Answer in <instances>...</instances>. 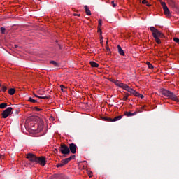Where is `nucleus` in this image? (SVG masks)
Masks as SVG:
<instances>
[{
	"label": "nucleus",
	"mask_w": 179,
	"mask_h": 179,
	"mask_svg": "<svg viewBox=\"0 0 179 179\" xmlns=\"http://www.w3.org/2000/svg\"><path fill=\"white\" fill-rule=\"evenodd\" d=\"M1 157H2V155L0 154V159H1Z\"/></svg>",
	"instance_id": "58836bf2"
},
{
	"label": "nucleus",
	"mask_w": 179,
	"mask_h": 179,
	"mask_svg": "<svg viewBox=\"0 0 179 179\" xmlns=\"http://www.w3.org/2000/svg\"><path fill=\"white\" fill-rule=\"evenodd\" d=\"M142 3H143V5H145V4L148 3V1H146V0H143V1H142Z\"/></svg>",
	"instance_id": "7c9ffc66"
},
{
	"label": "nucleus",
	"mask_w": 179,
	"mask_h": 179,
	"mask_svg": "<svg viewBox=\"0 0 179 179\" xmlns=\"http://www.w3.org/2000/svg\"><path fill=\"white\" fill-rule=\"evenodd\" d=\"M59 150L62 155H69L71 150H69V147L65 144H61Z\"/></svg>",
	"instance_id": "20e7f679"
},
{
	"label": "nucleus",
	"mask_w": 179,
	"mask_h": 179,
	"mask_svg": "<svg viewBox=\"0 0 179 179\" xmlns=\"http://www.w3.org/2000/svg\"><path fill=\"white\" fill-rule=\"evenodd\" d=\"M64 166H65V164H64V162L62 161L60 163L57 164L56 165V167L59 168V167H64Z\"/></svg>",
	"instance_id": "aec40b11"
},
{
	"label": "nucleus",
	"mask_w": 179,
	"mask_h": 179,
	"mask_svg": "<svg viewBox=\"0 0 179 179\" xmlns=\"http://www.w3.org/2000/svg\"><path fill=\"white\" fill-rule=\"evenodd\" d=\"M161 93L165 97H167V99H170L171 100H173V101H176L178 103L179 99L174 93L171 92V91H169L167 90L162 89L161 90Z\"/></svg>",
	"instance_id": "7ed1b4c3"
},
{
	"label": "nucleus",
	"mask_w": 179,
	"mask_h": 179,
	"mask_svg": "<svg viewBox=\"0 0 179 179\" xmlns=\"http://www.w3.org/2000/svg\"><path fill=\"white\" fill-rule=\"evenodd\" d=\"M173 41H175V43H179V38H174Z\"/></svg>",
	"instance_id": "c85d7f7f"
},
{
	"label": "nucleus",
	"mask_w": 179,
	"mask_h": 179,
	"mask_svg": "<svg viewBox=\"0 0 179 179\" xmlns=\"http://www.w3.org/2000/svg\"><path fill=\"white\" fill-rule=\"evenodd\" d=\"M38 99H43V100H45L46 99H48V96H38Z\"/></svg>",
	"instance_id": "bb28decb"
},
{
	"label": "nucleus",
	"mask_w": 179,
	"mask_h": 179,
	"mask_svg": "<svg viewBox=\"0 0 179 179\" xmlns=\"http://www.w3.org/2000/svg\"><path fill=\"white\" fill-rule=\"evenodd\" d=\"M161 5L162 6L164 15H166V16H170V10H169V7H167L166 2H161Z\"/></svg>",
	"instance_id": "0eeeda50"
},
{
	"label": "nucleus",
	"mask_w": 179,
	"mask_h": 179,
	"mask_svg": "<svg viewBox=\"0 0 179 179\" xmlns=\"http://www.w3.org/2000/svg\"><path fill=\"white\" fill-rule=\"evenodd\" d=\"M34 111H41V108H37V107H34Z\"/></svg>",
	"instance_id": "cd10ccee"
},
{
	"label": "nucleus",
	"mask_w": 179,
	"mask_h": 179,
	"mask_svg": "<svg viewBox=\"0 0 179 179\" xmlns=\"http://www.w3.org/2000/svg\"><path fill=\"white\" fill-rule=\"evenodd\" d=\"M0 86H1V84H0Z\"/></svg>",
	"instance_id": "ea45409f"
},
{
	"label": "nucleus",
	"mask_w": 179,
	"mask_h": 179,
	"mask_svg": "<svg viewBox=\"0 0 179 179\" xmlns=\"http://www.w3.org/2000/svg\"><path fill=\"white\" fill-rule=\"evenodd\" d=\"M36 163H38L40 166H45L47 164V160L45 159V157H39L36 158Z\"/></svg>",
	"instance_id": "423d86ee"
},
{
	"label": "nucleus",
	"mask_w": 179,
	"mask_h": 179,
	"mask_svg": "<svg viewBox=\"0 0 179 179\" xmlns=\"http://www.w3.org/2000/svg\"><path fill=\"white\" fill-rule=\"evenodd\" d=\"M6 30V29H5V27H1V34H5V31Z\"/></svg>",
	"instance_id": "5701e85b"
},
{
	"label": "nucleus",
	"mask_w": 179,
	"mask_h": 179,
	"mask_svg": "<svg viewBox=\"0 0 179 179\" xmlns=\"http://www.w3.org/2000/svg\"><path fill=\"white\" fill-rule=\"evenodd\" d=\"M34 97H38V98L40 97V96L36 95V94H34Z\"/></svg>",
	"instance_id": "f704fd0d"
},
{
	"label": "nucleus",
	"mask_w": 179,
	"mask_h": 179,
	"mask_svg": "<svg viewBox=\"0 0 179 179\" xmlns=\"http://www.w3.org/2000/svg\"><path fill=\"white\" fill-rule=\"evenodd\" d=\"M88 176H89V178H92L93 177V173L90 172V173H88Z\"/></svg>",
	"instance_id": "c756f323"
},
{
	"label": "nucleus",
	"mask_w": 179,
	"mask_h": 179,
	"mask_svg": "<svg viewBox=\"0 0 179 179\" xmlns=\"http://www.w3.org/2000/svg\"><path fill=\"white\" fill-rule=\"evenodd\" d=\"M27 159H28L30 162H32L33 163H36L37 160V157L33 153H28L27 155Z\"/></svg>",
	"instance_id": "1a4fd4ad"
},
{
	"label": "nucleus",
	"mask_w": 179,
	"mask_h": 179,
	"mask_svg": "<svg viewBox=\"0 0 179 179\" xmlns=\"http://www.w3.org/2000/svg\"><path fill=\"white\" fill-rule=\"evenodd\" d=\"M150 31L152 33V37H154L157 44H162V41L160 38H164V34L161 31H159L157 29L155 28V27H150Z\"/></svg>",
	"instance_id": "f03ea898"
},
{
	"label": "nucleus",
	"mask_w": 179,
	"mask_h": 179,
	"mask_svg": "<svg viewBox=\"0 0 179 179\" xmlns=\"http://www.w3.org/2000/svg\"><path fill=\"white\" fill-rule=\"evenodd\" d=\"M146 64L148 65L149 69H153L154 67H153V64H151V63L149 62H146Z\"/></svg>",
	"instance_id": "6ab92c4d"
},
{
	"label": "nucleus",
	"mask_w": 179,
	"mask_h": 179,
	"mask_svg": "<svg viewBox=\"0 0 179 179\" xmlns=\"http://www.w3.org/2000/svg\"><path fill=\"white\" fill-rule=\"evenodd\" d=\"M62 92H64V86L63 85H60Z\"/></svg>",
	"instance_id": "2f4dec72"
},
{
	"label": "nucleus",
	"mask_w": 179,
	"mask_h": 179,
	"mask_svg": "<svg viewBox=\"0 0 179 179\" xmlns=\"http://www.w3.org/2000/svg\"><path fill=\"white\" fill-rule=\"evenodd\" d=\"M112 5L113 8H115V6H117V5H115V3H114V1H112Z\"/></svg>",
	"instance_id": "473e14b6"
},
{
	"label": "nucleus",
	"mask_w": 179,
	"mask_h": 179,
	"mask_svg": "<svg viewBox=\"0 0 179 179\" xmlns=\"http://www.w3.org/2000/svg\"><path fill=\"white\" fill-rule=\"evenodd\" d=\"M98 33H100L101 38H103V36H101V29H100V27H98Z\"/></svg>",
	"instance_id": "a878e982"
},
{
	"label": "nucleus",
	"mask_w": 179,
	"mask_h": 179,
	"mask_svg": "<svg viewBox=\"0 0 179 179\" xmlns=\"http://www.w3.org/2000/svg\"><path fill=\"white\" fill-rule=\"evenodd\" d=\"M84 8L86 15H87V16H90V15H92V12L90 11V9H89V7H87V6H85Z\"/></svg>",
	"instance_id": "4468645a"
},
{
	"label": "nucleus",
	"mask_w": 179,
	"mask_h": 179,
	"mask_svg": "<svg viewBox=\"0 0 179 179\" xmlns=\"http://www.w3.org/2000/svg\"><path fill=\"white\" fill-rule=\"evenodd\" d=\"M140 97H141V99H143V95H141Z\"/></svg>",
	"instance_id": "4c0bfd02"
},
{
	"label": "nucleus",
	"mask_w": 179,
	"mask_h": 179,
	"mask_svg": "<svg viewBox=\"0 0 179 179\" xmlns=\"http://www.w3.org/2000/svg\"><path fill=\"white\" fill-rule=\"evenodd\" d=\"M112 82L115 83L118 87H121L124 90H126L127 92H129V93H131V94H134V96H136V97H141V94L139 92H138L136 90L129 87L128 85L124 84V83H121L118 80H113Z\"/></svg>",
	"instance_id": "f257e3e1"
},
{
	"label": "nucleus",
	"mask_w": 179,
	"mask_h": 179,
	"mask_svg": "<svg viewBox=\"0 0 179 179\" xmlns=\"http://www.w3.org/2000/svg\"><path fill=\"white\" fill-rule=\"evenodd\" d=\"M28 101H30V103H37V100L33 99L31 97L29 98Z\"/></svg>",
	"instance_id": "412c9836"
},
{
	"label": "nucleus",
	"mask_w": 179,
	"mask_h": 179,
	"mask_svg": "<svg viewBox=\"0 0 179 179\" xmlns=\"http://www.w3.org/2000/svg\"><path fill=\"white\" fill-rule=\"evenodd\" d=\"M106 48L107 51H110V48L108 47V45L106 46Z\"/></svg>",
	"instance_id": "72a5a7b5"
},
{
	"label": "nucleus",
	"mask_w": 179,
	"mask_h": 179,
	"mask_svg": "<svg viewBox=\"0 0 179 179\" xmlns=\"http://www.w3.org/2000/svg\"><path fill=\"white\" fill-rule=\"evenodd\" d=\"M72 159H75V155H72L69 158H66V159L62 160V162H63V164L65 166V164H68V163L70 162L71 160H72Z\"/></svg>",
	"instance_id": "9b49d317"
},
{
	"label": "nucleus",
	"mask_w": 179,
	"mask_h": 179,
	"mask_svg": "<svg viewBox=\"0 0 179 179\" xmlns=\"http://www.w3.org/2000/svg\"><path fill=\"white\" fill-rule=\"evenodd\" d=\"M78 148V146H76V144L75 143H70L69 144V150L73 153V155H75L76 153V149Z\"/></svg>",
	"instance_id": "9d476101"
},
{
	"label": "nucleus",
	"mask_w": 179,
	"mask_h": 179,
	"mask_svg": "<svg viewBox=\"0 0 179 179\" xmlns=\"http://www.w3.org/2000/svg\"><path fill=\"white\" fill-rule=\"evenodd\" d=\"M128 97H129V94H128V92H125L124 96L123 97V101H127L128 100Z\"/></svg>",
	"instance_id": "f3484780"
},
{
	"label": "nucleus",
	"mask_w": 179,
	"mask_h": 179,
	"mask_svg": "<svg viewBox=\"0 0 179 179\" xmlns=\"http://www.w3.org/2000/svg\"><path fill=\"white\" fill-rule=\"evenodd\" d=\"M117 50H118V52L120 55H122L124 57V55H125V52H124V50H122V48H121V46L120 45H117Z\"/></svg>",
	"instance_id": "ddd939ff"
},
{
	"label": "nucleus",
	"mask_w": 179,
	"mask_h": 179,
	"mask_svg": "<svg viewBox=\"0 0 179 179\" xmlns=\"http://www.w3.org/2000/svg\"><path fill=\"white\" fill-rule=\"evenodd\" d=\"M98 23H99L98 27H99V28L101 27V25H102L101 20H99Z\"/></svg>",
	"instance_id": "393cba45"
},
{
	"label": "nucleus",
	"mask_w": 179,
	"mask_h": 179,
	"mask_svg": "<svg viewBox=\"0 0 179 179\" xmlns=\"http://www.w3.org/2000/svg\"><path fill=\"white\" fill-rule=\"evenodd\" d=\"M90 64L92 68H99V64L95 62H90Z\"/></svg>",
	"instance_id": "2eb2a0df"
},
{
	"label": "nucleus",
	"mask_w": 179,
	"mask_h": 179,
	"mask_svg": "<svg viewBox=\"0 0 179 179\" xmlns=\"http://www.w3.org/2000/svg\"><path fill=\"white\" fill-rule=\"evenodd\" d=\"M136 114H138V112H124V115H126V117H134V115H136Z\"/></svg>",
	"instance_id": "f8f14e48"
},
{
	"label": "nucleus",
	"mask_w": 179,
	"mask_h": 179,
	"mask_svg": "<svg viewBox=\"0 0 179 179\" xmlns=\"http://www.w3.org/2000/svg\"><path fill=\"white\" fill-rule=\"evenodd\" d=\"M108 45V41H106V47Z\"/></svg>",
	"instance_id": "c9c22d12"
},
{
	"label": "nucleus",
	"mask_w": 179,
	"mask_h": 179,
	"mask_svg": "<svg viewBox=\"0 0 179 179\" xmlns=\"http://www.w3.org/2000/svg\"><path fill=\"white\" fill-rule=\"evenodd\" d=\"M50 62L51 64H52V65H54V66H59L58 63H57V62H55V61H50Z\"/></svg>",
	"instance_id": "4be33fe9"
},
{
	"label": "nucleus",
	"mask_w": 179,
	"mask_h": 179,
	"mask_svg": "<svg viewBox=\"0 0 179 179\" xmlns=\"http://www.w3.org/2000/svg\"><path fill=\"white\" fill-rule=\"evenodd\" d=\"M6 107H8V103H6L0 104V108H1V109L6 108Z\"/></svg>",
	"instance_id": "a211bd4d"
},
{
	"label": "nucleus",
	"mask_w": 179,
	"mask_h": 179,
	"mask_svg": "<svg viewBox=\"0 0 179 179\" xmlns=\"http://www.w3.org/2000/svg\"><path fill=\"white\" fill-rule=\"evenodd\" d=\"M121 118H122V115L117 116V117H114L113 119H111L110 117H104L103 120H104V121H107L108 122H115V121H120V120H121Z\"/></svg>",
	"instance_id": "6e6552de"
},
{
	"label": "nucleus",
	"mask_w": 179,
	"mask_h": 179,
	"mask_svg": "<svg viewBox=\"0 0 179 179\" xmlns=\"http://www.w3.org/2000/svg\"><path fill=\"white\" fill-rule=\"evenodd\" d=\"M12 110L13 108L12 107H8L7 109H6L4 111H3L1 115L3 118H8L9 115H11L12 114Z\"/></svg>",
	"instance_id": "39448f33"
},
{
	"label": "nucleus",
	"mask_w": 179,
	"mask_h": 179,
	"mask_svg": "<svg viewBox=\"0 0 179 179\" xmlns=\"http://www.w3.org/2000/svg\"><path fill=\"white\" fill-rule=\"evenodd\" d=\"M8 88L6 87V86H3L1 88V92H6Z\"/></svg>",
	"instance_id": "b1692460"
},
{
	"label": "nucleus",
	"mask_w": 179,
	"mask_h": 179,
	"mask_svg": "<svg viewBox=\"0 0 179 179\" xmlns=\"http://www.w3.org/2000/svg\"><path fill=\"white\" fill-rule=\"evenodd\" d=\"M147 6H150V4H149L148 3H146Z\"/></svg>",
	"instance_id": "e433bc0d"
},
{
	"label": "nucleus",
	"mask_w": 179,
	"mask_h": 179,
	"mask_svg": "<svg viewBox=\"0 0 179 179\" xmlns=\"http://www.w3.org/2000/svg\"><path fill=\"white\" fill-rule=\"evenodd\" d=\"M15 88H11V89L8 90V93L10 96H13V94H15Z\"/></svg>",
	"instance_id": "dca6fc26"
}]
</instances>
